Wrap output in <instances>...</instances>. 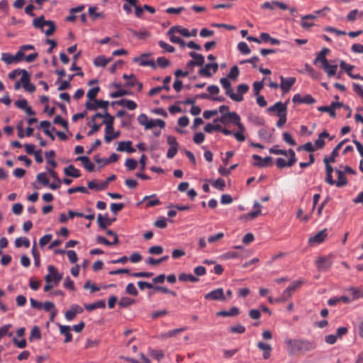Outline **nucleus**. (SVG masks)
Returning a JSON list of instances; mask_svg holds the SVG:
<instances>
[{"label": "nucleus", "mask_w": 363, "mask_h": 363, "mask_svg": "<svg viewBox=\"0 0 363 363\" xmlns=\"http://www.w3.org/2000/svg\"><path fill=\"white\" fill-rule=\"evenodd\" d=\"M285 343L289 355L304 354L315 350L316 347L315 342L303 339H286Z\"/></svg>", "instance_id": "1"}, {"label": "nucleus", "mask_w": 363, "mask_h": 363, "mask_svg": "<svg viewBox=\"0 0 363 363\" xmlns=\"http://www.w3.org/2000/svg\"><path fill=\"white\" fill-rule=\"evenodd\" d=\"M275 110H278V113H276V115L279 117L277 126L281 128L287 120V103H282L281 101L276 102L273 106L269 107L267 111L271 113L275 111Z\"/></svg>", "instance_id": "2"}, {"label": "nucleus", "mask_w": 363, "mask_h": 363, "mask_svg": "<svg viewBox=\"0 0 363 363\" xmlns=\"http://www.w3.org/2000/svg\"><path fill=\"white\" fill-rule=\"evenodd\" d=\"M33 26L40 29L46 36H50L55 30V25L52 21H45L43 16L35 18L33 21Z\"/></svg>", "instance_id": "3"}, {"label": "nucleus", "mask_w": 363, "mask_h": 363, "mask_svg": "<svg viewBox=\"0 0 363 363\" xmlns=\"http://www.w3.org/2000/svg\"><path fill=\"white\" fill-rule=\"evenodd\" d=\"M220 83L222 87L225 90V94L230 97L232 100L240 102L243 100V97L240 95H236L231 87V83L229 79L223 77L220 79Z\"/></svg>", "instance_id": "4"}, {"label": "nucleus", "mask_w": 363, "mask_h": 363, "mask_svg": "<svg viewBox=\"0 0 363 363\" xmlns=\"http://www.w3.org/2000/svg\"><path fill=\"white\" fill-rule=\"evenodd\" d=\"M25 57V54L22 53L19 50L14 55H12L9 52H3L1 54V60L6 62L7 65H11L14 62H21Z\"/></svg>", "instance_id": "5"}, {"label": "nucleus", "mask_w": 363, "mask_h": 363, "mask_svg": "<svg viewBox=\"0 0 363 363\" xmlns=\"http://www.w3.org/2000/svg\"><path fill=\"white\" fill-rule=\"evenodd\" d=\"M22 76L21 82L26 91L33 93L35 91V86L30 82V75L26 69H21Z\"/></svg>", "instance_id": "6"}, {"label": "nucleus", "mask_w": 363, "mask_h": 363, "mask_svg": "<svg viewBox=\"0 0 363 363\" xmlns=\"http://www.w3.org/2000/svg\"><path fill=\"white\" fill-rule=\"evenodd\" d=\"M288 152H289V155L290 156V158L289 159L287 162L283 158H281V157L277 158V166L279 168H284L285 167H291L296 162V157L295 152L292 149H289L288 150Z\"/></svg>", "instance_id": "7"}, {"label": "nucleus", "mask_w": 363, "mask_h": 363, "mask_svg": "<svg viewBox=\"0 0 363 363\" xmlns=\"http://www.w3.org/2000/svg\"><path fill=\"white\" fill-rule=\"evenodd\" d=\"M108 106V101L104 100H94L92 101H86L85 106L87 110L94 111L96 110L99 108H104V110H107Z\"/></svg>", "instance_id": "8"}, {"label": "nucleus", "mask_w": 363, "mask_h": 363, "mask_svg": "<svg viewBox=\"0 0 363 363\" xmlns=\"http://www.w3.org/2000/svg\"><path fill=\"white\" fill-rule=\"evenodd\" d=\"M84 309L80 306L77 304H72L69 309L66 311L65 317L67 320L71 321L77 314L82 313Z\"/></svg>", "instance_id": "9"}, {"label": "nucleus", "mask_w": 363, "mask_h": 363, "mask_svg": "<svg viewBox=\"0 0 363 363\" xmlns=\"http://www.w3.org/2000/svg\"><path fill=\"white\" fill-rule=\"evenodd\" d=\"M280 79L279 86L284 94L288 93L296 81L295 77L284 78L283 76H280Z\"/></svg>", "instance_id": "10"}, {"label": "nucleus", "mask_w": 363, "mask_h": 363, "mask_svg": "<svg viewBox=\"0 0 363 363\" xmlns=\"http://www.w3.org/2000/svg\"><path fill=\"white\" fill-rule=\"evenodd\" d=\"M150 55V54L149 53H143L140 57L134 58L133 61L135 62H139L140 66H149L152 69H155L157 67L156 62L152 60H146V58Z\"/></svg>", "instance_id": "11"}, {"label": "nucleus", "mask_w": 363, "mask_h": 363, "mask_svg": "<svg viewBox=\"0 0 363 363\" xmlns=\"http://www.w3.org/2000/svg\"><path fill=\"white\" fill-rule=\"evenodd\" d=\"M205 298L208 300H214V301H225V297L224 296L223 289L222 288H218L215 290L210 291L209 293L205 295Z\"/></svg>", "instance_id": "12"}, {"label": "nucleus", "mask_w": 363, "mask_h": 363, "mask_svg": "<svg viewBox=\"0 0 363 363\" xmlns=\"http://www.w3.org/2000/svg\"><path fill=\"white\" fill-rule=\"evenodd\" d=\"M218 69V65L216 62L206 64L203 68L199 69V74L201 76L210 77L212 76L210 70H213V73H216Z\"/></svg>", "instance_id": "13"}, {"label": "nucleus", "mask_w": 363, "mask_h": 363, "mask_svg": "<svg viewBox=\"0 0 363 363\" xmlns=\"http://www.w3.org/2000/svg\"><path fill=\"white\" fill-rule=\"evenodd\" d=\"M332 265L330 258L321 257L316 261V267L319 271L325 272L328 270Z\"/></svg>", "instance_id": "14"}, {"label": "nucleus", "mask_w": 363, "mask_h": 363, "mask_svg": "<svg viewBox=\"0 0 363 363\" xmlns=\"http://www.w3.org/2000/svg\"><path fill=\"white\" fill-rule=\"evenodd\" d=\"M327 235H328L327 230L326 229L322 230L319 231L318 233H317L315 235L311 237L308 239V243L310 245L320 244L325 240Z\"/></svg>", "instance_id": "15"}, {"label": "nucleus", "mask_w": 363, "mask_h": 363, "mask_svg": "<svg viewBox=\"0 0 363 363\" xmlns=\"http://www.w3.org/2000/svg\"><path fill=\"white\" fill-rule=\"evenodd\" d=\"M226 116L228 117V121H230V123H233L236 125L240 130H245L244 125L240 123V117L236 112L228 111L226 113Z\"/></svg>", "instance_id": "16"}, {"label": "nucleus", "mask_w": 363, "mask_h": 363, "mask_svg": "<svg viewBox=\"0 0 363 363\" xmlns=\"http://www.w3.org/2000/svg\"><path fill=\"white\" fill-rule=\"evenodd\" d=\"M116 219H110L108 217V215L106 214L104 216L101 214H99L97 216V223L100 228L101 229H106L108 226L111 225V223L115 220Z\"/></svg>", "instance_id": "17"}, {"label": "nucleus", "mask_w": 363, "mask_h": 363, "mask_svg": "<svg viewBox=\"0 0 363 363\" xmlns=\"http://www.w3.org/2000/svg\"><path fill=\"white\" fill-rule=\"evenodd\" d=\"M252 158L257 161L254 163V165L259 167H267L272 164V158L271 157H266L262 160L260 156L253 155Z\"/></svg>", "instance_id": "18"}, {"label": "nucleus", "mask_w": 363, "mask_h": 363, "mask_svg": "<svg viewBox=\"0 0 363 363\" xmlns=\"http://www.w3.org/2000/svg\"><path fill=\"white\" fill-rule=\"evenodd\" d=\"M48 274L47 275H50V278L52 279V281H55V284H59L60 281L62 279V274H59L57 268L52 265H49L48 267Z\"/></svg>", "instance_id": "19"}, {"label": "nucleus", "mask_w": 363, "mask_h": 363, "mask_svg": "<svg viewBox=\"0 0 363 363\" xmlns=\"http://www.w3.org/2000/svg\"><path fill=\"white\" fill-rule=\"evenodd\" d=\"M142 202H145L146 208H151L155 206H158L161 203L160 201L157 198L156 194L145 196L143 198Z\"/></svg>", "instance_id": "20"}, {"label": "nucleus", "mask_w": 363, "mask_h": 363, "mask_svg": "<svg viewBox=\"0 0 363 363\" xmlns=\"http://www.w3.org/2000/svg\"><path fill=\"white\" fill-rule=\"evenodd\" d=\"M329 138L330 140L334 138V136L330 137L329 133L324 130L319 134L318 138L315 140V145L316 149H322L325 146L324 138Z\"/></svg>", "instance_id": "21"}, {"label": "nucleus", "mask_w": 363, "mask_h": 363, "mask_svg": "<svg viewBox=\"0 0 363 363\" xmlns=\"http://www.w3.org/2000/svg\"><path fill=\"white\" fill-rule=\"evenodd\" d=\"M116 150L119 152L126 151L128 153L135 152V149L132 147V142L130 140L120 142Z\"/></svg>", "instance_id": "22"}, {"label": "nucleus", "mask_w": 363, "mask_h": 363, "mask_svg": "<svg viewBox=\"0 0 363 363\" xmlns=\"http://www.w3.org/2000/svg\"><path fill=\"white\" fill-rule=\"evenodd\" d=\"M118 104L121 106H125L129 110H135L137 108V104L130 99H121L117 101L112 102V105Z\"/></svg>", "instance_id": "23"}, {"label": "nucleus", "mask_w": 363, "mask_h": 363, "mask_svg": "<svg viewBox=\"0 0 363 363\" xmlns=\"http://www.w3.org/2000/svg\"><path fill=\"white\" fill-rule=\"evenodd\" d=\"M257 347L260 350L263 351L262 356L264 359H268L270 357L272 350L270 345L262 342H259L257 343Z\"/></svg>", "instance_id": "24"}, {"label": "nucleus", "mask_w": 363, "mask_h": 363, "mask_svg": "<svg viewBox=\"0 0 363 363\" xmlns=\"http://www.w3.org/2000/svg\"><path fill=\"white\" fill-rule=\"evenodd\" d=\"M77 161L82 162L83 167L89 172L94 169V164L90 161L87 156H79L76 159Z\"/></svg>", "instance_id": "25"}, {"label": "nucleus", "mask_w": 363, "mask_h": 363, "mask_svg": "<svg viewBox=\"0 0 363 363\" xmlns=\"http://www.w3.org/2000/svg\"><path fill=\"white\" fill-rule=\"evenodd\" d=\"M174 33H178L180 35L189 38L190 37V33L187 28H182L179 26H175L170 28L167 31V35H171Z\"/></svg>", "instance_id": "26"}, {"label": "nucleus", "mask_w": 363, "mask_h": 363, "mask_svg": "<svg viewBox=\"0 0 363 363\" xmlns=\"http://www.w3.org/2000/svg\"><path fill=\"white\" fill-rule=\"evenodd\" d=\"M58 326L60 333L65 337L64 342L65 343L71 342L72 340V335L69 332L70 327L68 325H62L61 324H58Z\"/></svg>", "instance_id": "27"}, {"label": "nucleus", "mask_w": 363, "mask_h": 363, "mask_svg": "<svg viewBox=\"0 0 363 363\" xmlns=\"http://www.w3.org/2000/svg\"><path fill=\"white\" fill-rule=\"evenodd\" d=\"M64 173L67 176L72 177L74 178H79L81 177L80 171L75 168L74 165L70 164L64 169Z\"/></svg>", "instance_id": "28"}, {"label": "nucleus", "mask_w": 363, "mask_h": 363, "mask_svg": "<svg viewBox=\"0 0 363 363\" xmlns=\"http://www.w3.org/2000/svg\"><path fill=\"white\" fill-rule=\"evenodd\" d=\"M350 294L352 296V300H357L363 298V287L354 288L351 287L347 289Z\"/></svg>", "instance_id": "29"}, {"label": "nucleus", "mask_w": 363, "mask_h": 363, "mask_svg": "<svg viewBox=\"0 0 363 363\" xmlns=\"http://www.w3.org/2000/svg\"><path fill=\"white\" fill-rule=\"evenodd\" d=\"M336 172L337 174V181H336L335 185L337 187L345 186L347 184V179L345 176V172L339 169H336Z\"/></svg>", "instance_id": "30"}, {"label": "nucleus", "mask_w": 363, "mask_h": 363, "mask_svg": "<svg viewBox=\"0 0 363 363\" xmlns=\"http://www.w3.org/2000/svg\"><path fill=\"white\" fill-rule=\"evenodd\" d=\"M166 125L164 121L162 119H150L148 121L147 125H146V130L151 129L154 127L159 126L161 128H164Z\"/></svg>", "instance_id": "31"}, {"label": "nucleus", "mask_w": 363, "mask_h": 363, "mask_svg": "<svg viewBox=\"0 0 363 363\" xmlns=\"http://www.w3.org/2000/svg\"><path fill=\"white\" fill-rule=\"evenodd\" d=\"M239 314V309L238 308L234 306L232 307L229 311H218L216 313L217 316H223V317H228V316H235Z\"/></svg>", "instance_id": "32"}, {"label": "nucleus", "mask_w": 363, "mask_h": 363, "mask_svg": "<svg viewBox=\"0 0 363 363\" xmlns=\"http://www.w3.org/2000/svg\"><path fill=\"white\" fill-rule=\"evenodd\" d=\"M259 38L262 40V41L264 43L269 42L272 45H279L280 44L279 40L272 38L270 35L267 33H261Z\"/></svg>", "instance_id": "33"}, {"label": "nucleus", "mask_w": 363, "mask_h": 363, "mask_svg": "<svg viewBox=\"0 0 363 363\" xmlns=\"http://www.w3.org/2000/svg\"><path fill=\"white\" fill-rule=\"evenodd\" d=\"M179 280L180 281H184V282H192L196 283L199 281V278L194 277V275L191 274H186V273H182L179 275Z\"/></svg>", "instance_id": "34"}, {"label": "nucleus", "mask_w": 363, "mask_h": 363, "mask_svg": "<svg viewBox=\"0 0 363 363\" xmlns=\"http://www.w3.org/2000/svg\"><path fill=\"white\" fill-rule=\"evenodd\" d=\"M105 306L106 303L104 300H100L93 303L84 305V308L89 311H94L96 308H104Z\"/></svg>", "instance_id": "35"}, {"label": "nucleus", "mask_w": 363, "mask_h": 363, "mask_svg": "<svg viewBox=\"0 0 363 363\" xmlns=\"http://www.w3.org/2000/svg\"><path fill=\"white\" fill-rule=\"evenodd\" d=\"M321 68L324 69V71L327 73L329 77L334 76L336 74L337 66V65H331L328 62L325 63Z\"/></svg>", "instance_id": "36"}, {"label": "nucleus", "mask_w": 363, "mask_h": 363, "mask_svg": "<svg viewBox=\"0 0 363 363\" xmlns=\"http://www.w3.org/2000/svg\"><path fill=\"white\" fill-rule=\"evenodd\" d=\"M102 123L105 124V135H104V140L106 141V138L107 136H111V135L114 133L113 124L112 122V119H110L109 121H103Z\"/></svg>", "instance_id": "37"}, {"label": "nucleus", "mask_w": 363, "mask_h": 363, "mask_svg": "<svg viewBox=\"0 0 363 363\" xmlns=\"http://www.w3.org/2000/svg\"><path fill=\"white\" fill-rule=\"evenodd\" d=\"M111 60V58L108 59L103 55H99L95 58L94 63L96 67H105Z\"/></svg>", "instance_id": "38"}, {"label": "nucleus", "mask_w": 363, "mask_h": 363, "mask_svg": "<svg viewBox=\"0 0 363 363\" xmlns=\"http://www.w3.org/2000/svg\"><path fill=\"white\" fill-rule=\"evenodd\" d=\"M342 147V143H339L333 150L330 157H325L324 159H327L329 161H331V162H335V158H336V157L338 156L339 150L341 149Z\"/></svg>", "instance_id": "39"}, {"label": "nucleus", "mask_w": 363, "mask_h": 363, "mask_svg": "<svg viewBox=\"0 0 363 363\" xmlns=\"http://www.w3.org/2000/svg\"><path fill=\"white\" fill-rule=\"evenodd\" d=\"M41 339V333L40 330L38 326H34L30 332L29 340L33 342L34 340H40Z\"/></svg>", "instance_id": "40"}, {"label": "nucleus", "mask_w": 363, "mask_h": 363, "mask_svg": "<svg viewBox=\"0 0 363 363\" xmlns=\"http://www.w3.org/2000/svg\"><path fill=\"white\" fill-rule=\"evenodd\" d=\"M15 246L16 247L18 248L22 246H24L25 247L28 248L30 246V240L25 237L18 238L15 240Z\"/></svg>", "instance_id": "41"}, {"label": "nucleus", "mask_w": 363, "mask_h": 363, "mask_svg": "<svg viewBox=\"0 0 363 363\" xmlns=\"http://www.w3.org/2000/svg\"><path fill=\"white\" fill-rule=\"evenodd\" d=\"M97 9L96 6H91L89 8V14L92 18V20L95 21L98 18H103L104 17V14L101 12L96 13V10Z\"/></svg>", "instance_id": "42"}, {"label": "nucleus", "mask_w": 363, "mask_h": 363, "mask_svg": "<svg viewBox=\"0 0 363 363\" xmlns=\"http://www.w3.org/2000/svg\"><path fill=\"white\" fill-rule=\"evenodd\" d=\"M45 157L47 160V162L52 167L55 168L57 167L56 162L53 160L55 156V152L54 150H50L49 152H45Z\"/></svg>", "instance_id": "43"}, {"label": "nucleus", "mask_w": 363, "mask_h": 363, "mask_svg": "<svg viewBox=\"0 0 363 363\" xmlns=\"http://www.w3.org/2000/svg\"><path fill=\"white\" fill-rule=\"evenodd\" d=\"M11 327L12 325L11 324H7L0 328V340L4 336L8 335L9 337H11L13 335V333L10 332Z\"/></svg>", "instance_id": "44"}, {"label": "nucleus", "mask_w": 363, "mask_h": 363, "mask_svg": "<svg viewBox=\"0 0 363 363\" xmlns=\"http://www.w3.org/2000/svg\"><path fill=\"white\" fill-rule=\"evenodd\" d=\"M240 74V70L238 66L234 65L231 67L229 73L227 75V78L232 80H236Z\"/></svg>", "instance_id": "45"}, {"label": "nucleus", "mask_w": 363, "mask_h": 363, "mask_svg": "<svg viewBox=\"0 0 363 363\" xmlns=\"http://www.w3.org/2000/svg\"><path fill=\"white\" fill-rule=\"evenodd\" d=\"M253 207L255 210L250 212L247 215V217L250 218H255L261 213L262 205L259 203L255 202Z\"/></svg>", "instance_id": "46"}, {"label": "nucleus", "mask_w": 363, "mask_h": 363, "mask_svg": "<svg viewBox=\"0 0 363 363\" xmlns=\"http://www.w3.org/2000/svg\"><path fill=\"white\" fill-rule=\"evenodd\" d=\"M100 88L99 86H96L94 88L90 89L87 92V98L89 99L88 101H93L96 99L97 94L99 92Z\"/></svg>", "instance_id": "47"}, {"label": "nucleus", "mask_w": 363, "mask_h": 363, "mask_svg": "<svg viewBox=\"0 0 363 363\" xmlns=\"http://www.w3.org/2000/svg\"><path fill=\"white\" fill-rule=\"evenodd\" d=\"M135 303V301L133 298L129 297H123L120 299L118 302V305L121 307L125 308L128 307Z\"/></svg>", "instance_id": "48"}, {"label": "nucleus", "mask_w": 363, "mask_h": 363, "mask_svg": "<svg viewBox=\"0 0 363 363\" xmlns=\"http://www.w3.org/2000/svg\"><path fill=\"white\" fill-rule=\"evenodd\" d=\"M340 67L341 69L344 70L348 76H350V74L352 73V70L354 69V66L347 64L345 61L342 60L340 63Z\"/></svg>", "instance_id": "49"}, {"label": "nucleus", "mask_w": 363, "mask_h": 363, "mask_svg": "<svg viewBox=\"0 0 363 363\" xmlns=\"http://www.w3.org/2000/svg\"><path fill=\"white\" fill-rule=\"evenodd\" d=\"M125 165L128 171H133L137 167L138 162L133 158H128L125 160Z\"/></svg>", "instance_id": "50"}, {"label": "nucleus", "mask_w": 363, "mask_h": 363, "mask_svg": "<svg viewBox=\"0 0 363 363\" xmlns=\"http://www.w3.org/2000/svg\"><path fill=\"white\" fill-rule=\"evenodd\" d=\"M238 49L243 55H248L251 52L249 46L245 42L239 43L238 45Z\"/></svg>", "instance_id": "51"}, {"label": "nucleus", "mask_w": 363, "mask_h": 363, "mask_svg": "<svg viewBox=\"0 0 363 363\" xmlns=\"http://www.w3.org/2000/svg\"><path fill=\"white\" fill-rule=\"evenodd\" d=\"M184 330H185V328H184L174 329V330L168 331L167 333L162 334L161 336L162 337H164V338H168V337H173V336L179 334V333L184 331Z\"/></svg>", "instance_id": "52"}, {"label": "nucleus", "mask_w": 363, "mask_h": 363, "mask_svg": "<svg viewBox=\"0 0 363 363\" xmlns=\"http://www.w3.org/2000/svg\"><path fill=\"white\" fill-rule=\"evenodd\" d=\"M318 110L321 112H327L330 114L332 118H335L336 113L330 105L328 106H323L318 108Z\"/></svg>", "instance_id": "53"}, {"label": "nucleus", "mask_w": 363, "mask_h": 363, "mask_svg": "<svg viewBox=\"0 0 363 363\" xmlns=\"http://www.w3.org/2000/svg\"><path fill=\"white\" fill-rule=\"evenodd\" d=\"M150 355L158 361H160L164 357L163 351L157 350H150Z\"/></svg>", "instance_id": "54"}, {"label": "nucleus", "mask_w": 363, "mask_h": 363, "mask_svg": "<svg viewBox=\"0 0 363 363\" xmlns=\"http://www.w3.org/2000/svg\"><path fill=\"white\" fill-rule=\"evenodd\" d=\"M157 65L161 68H166L170 65V62L164 57H159L157 59Z\"/></svg>", "instance_id": "55"}, {"label": "nucleus", "mask_w": 363, "mask_h": 363, "mask_svg": "<svg viewBox=\"0 0 363 363\" xmlns=\"http://www.w3.org/2000/svg\"><path fill=\"white\" fill-rule=\"evenodd\" d=\"M125 291L128 294L134 296H136L138 294V291L133 283L128 284L125 288Z\"/></svg>", "instance_id": "56"}, {"label": "nucleus", "mask_w": 363, "mask_h": 363, "mask_svg": "<svg viewBox=\"0 0 363 363\" xmlns=\"http://www.w3.org/2000/svg\"><path fill=\"white\" fill-rule=\"evenodd\" d=\"M213 186L220 191H223L225 187V182L223 179L218 178L213 183Z\"/></svg>", "instance_id": "57"}, {"label": "nucleus", "mask_w": 363, "mask_h": 363, "mask_svg": "<svg viewBox=\"0 0 363 363\" xmlns=\"http://www.w3.org/2000/svg\"><path fill=\"white\" fill-rule=\"evenodd\" d=\"M320 62L322 64L321 66L325 65V63L328 62V60L326 58V55H325L323 53H318L316 58L313 61L314 65H318V63Z\"/></svg>", "instance_id": "58"}, {"label": "nucleus", "mask_w": 363, "mask_h": 363, "mask_svg": "<svg viewBox=\"0 0 363 363\" xmlns=\"http://www.w3.org/2000/svg\"><path fill=\"white\" fill-rule=\"evenodd\" d=\"M163 247L160 245L152 246L148 249V252L151 255H160L163 252Z\"/></svg>", "instance_id": "59"}, {"label": "nucleus", "mask_w": 363, "mask_h": 363, "mask_svg": "<svg viewBox=\"0 0 363 363\" xmlns=\"http://www.w3.org/2000/svg\"><path fill=\"white\" fill-rule=\"evenodd\" d=\"M248 90H249V86L247 84H241L237 86L238 94H235L240 95V96H242V95L246 94L248 91Z\"/></svg>", "instance_id": "60"}, {"label": "nucleus", "mask_w": 363, "mask_h": 363, "mask_svg": "<svg viewBox=\"0 0 363 363\" xmlns=\"http://www.w3.org/2000/svg\"><path fill=\"white\" fill-rule=\"evenodd\" d=\"M45 280L46 284L44 286L43 290L45 292H48L50 291L54 287V285H52V279L50 278V275H46L45 277Z\"/></svg>", "instance_id": "61"}, {"label": "nucleus", "mask_w": 363, "mask_h": 363, "mask_svg": "<svg viewBox=\"0 0 363 363\" xmlns=\"http://www.w3.org/2000/svg\"><path fill=\"white\" fill-rule=\"evenodd\" d=\"M45 280L46 284L44 286L43 290L45 292H48L50 291L54 287V285H52V279L50 278V275H46L45 277Z\"/></svg>", "instance_id": "62"}, {"label": "nucleus", "mask_w": 363, "mask_h": 363, "mask_svg": "<svg viewBox=\"0 0 363 363\" xmlns=\"http://www.w3.org/2000/svg\"><path fill=\"white\" fill-rule=\"evenodd\" d=\"M301 150H304L307 152H312L315 151V150H317V149L314 147V146L313 145V144L311 142H308V143H305L303 145L299 146L298 147V151H300Z\"/></svg>", "instance_id": "63"}, {"label": "nucleus", "mask_w": 363, "mask_h": 363, "mask_svg": "<svg viewBox=\"0 0 363 363\" xmlns=\"http://www.w3.org/2000/svg\"><path fill=\"white\" fill-rule=\"evenodd\" d=\"M37 178V180L41 183L44 186H47L49 184V180L47 178V176H46V174L43 172V173H40L37 175L36 177Z\"/></svg>", "instance_id": "64"}]
</instances>
